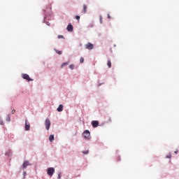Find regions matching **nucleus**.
Segmentation results:
<instances>
[{
  "label": "nucleus",
  "mask_w": 179,
  "mask_h": 179,
  "mask_svg": "<svg viewBox=\"0 0 179 179\" xmlns=\"http://www.w3.org/2000/svg\"><path fill=\"white\" fill-rule=\"evenodd\" d=\"M54 173H55V169L52 167L48 169L47 170V173L48 176H50V177H52V176L54 175Z\"/></svg>",
  "instance_id": "obj_1"
},
{
  "label": "nucleus",
  "mask_w": 179,
  "mask_h": 179,
  "mask_svg": "<svg viewBox=\"0 0 179 179\" xmlns=\"http://www.w3.org/2000/svg\"><path fill=\"white\" fill-rule=\"evenodd\" d=\"M45 125L47 131L50 130V127H51V121H50V119H46L45 121Z\"/></svg>",
  "instance_id": "obj_2"
},
{
  "label": "nucleus",
  "mask_w": 179,
  "mask_h": 179,
  "mask_svg": "<svg viewBox=\"0 0 179 179\" xmlns=\"http://www.w3.org/2000/svg\"><path fill=\"white\" fill-rule=\"evenodd\" d=\"M83 135L85 139H90V131L89 130H85Z\"/></svg>",
  "instance_id": "obj_3"
},
{
  "label": "nucleus",
  "mask_w": 179,
  "mask_h": 179,
  "mask_svg": "<svg viewBox=\"0 0 179 179\" xmlns=\"http://www.w3.org/2000/svg\"><path fill=\"white\" fill-rule=\"evenodd\" d=\"M22 77L23 79H25L26 80H28V82L33 81V79H31V78H30V76H29V74H26V73L22 74Z\"/></svg>",
  "instance_id": "obj_4"
},
{
  "label": "nucleus",
  "mask_w": 179,
  "mask_h": 179,
  "mask_svg": "<svg viewBox=\"0 0 179 179\" xmlns=\"http://www.w3.org/2000/svg\"><path fill=\"white\" fill-rule=\"evenodd\" d=\"M85 48H87V50H93L94 45L91 43H88L85 45Z\"/></svg>",
  "instance_id": "obj_5"
},
{
  "label": "nucleus",
  "mask_w": 179,
  "mask_h": 179,
  "mask_svg": "<svg viewBox=\"0 0 179 179\" xmlns=\"http://www.w3.org/2000/svg\"><path fill=\"white\" fill-rule=\"evenodd\" d=\"M27 166H30V162H29V161H24L22 164V169H26V167H27Z\"/></svg>",
  "instance_id": "obj_6"
},
{
  "label": "nucleus",
  "mask_w": 179,
  "mask_h": 179,
  "mask_svg": "<svg viewBox=\"0 0 179 179\" xmlns=\"http://www.w3.org/2000/svg\"><path fill=\"white\" fill-rule=\"evenodd\" d=\"M92 125L94 128H97V127H99V122L98 121H92Z\"/></svg>",
  "instance_id": "obj_7"
},
{
  "label": "nucleus",
  "mask_w": 179,
  "mask_h": 179,
  "mask_svg": "<svg viewBox=\"0 0 179 179\" xmlns=\"http://www.w3.org/2000/svg\"><path fill=\"white\" fill-rule=\"evenodd\" d=\"M30 129V124L27 123V120L25 121V131H29Z\"/></svg>",
  "instance_id": "obj_8"
},
{
  "label": "nucleus",
  "mask_w": 179,
  "mask_h": 179,
  "mask_svg": "<svg viewBox=\"0 0 179 179\" xmlns=\"http://www.w3.org/2000/svg\"><path fill=\"white\" fill-rule=\"evenodd\" d=\"M67 30H68V31H73V27L72 26V24H69L67 26Z\"/></svg>",
  "instance_id": "obj_9"
},
{
  "label": "nucleus",
  "mask_w": 179,
  "mask_h": 179,
  "mask_svg": "<svg viewBox=\"0 0 179 179\" xmlns=\"http://www.w3.org/2000/svg\"><path fill=\"white\" fill-rule=\"evenodd\" d=\"M64 110V106L63 105H59V107L57 108V111L59 113H61Z\"/></svg>",
  "instance_id": "obj_10"
},
{
  "label": "nucleus",
  "mask_w": 179,
  "mask_h": 179,
  "mask_svg": "<svg viewBox=\"0 0 179 179\" xmlns=\"http://www.w3.org/2000/svg\"><path fill=\"white\" fill-rule=\"evenodd\" d=\"M87 12V6L86 4L83 5V13H86Z\"/></svg>",
  "instance_id": "obj_11"
},
{
  "label": "nucleus",
  "mask_w": 179,
  "mask_h": 179,
  "mask_svg": "<svg viewBox=\"0 0 179 179\" xmlns=\"http://www.w3.org/2000/svg\"><path fill=\"white\" fill-rule=\"evenodd\" d=\"M67 65H69V62L63 63L61 66V68H64V66H66Z\"/></svg>",
  "instance_id": "obj_12"
},
{
  "label": "nucleus",
  "mask_w": 179,
  "mask_h": 179,
  "mask_svg": "<svg viewBox=\"0 0 179 179\" xmlns=\"http://www.w3.org/2000/svg\"><path fill=\"white\" fill-rule=\"evenodd\" d=\"M49 141L50 142H52V141H54V135H50L49 137Z\"/></svg>",
  "instance_id": "obj_13"
},
{
  "label": "nucleus",
  "mask_w": 179,
  "mask_h": 179,
  "mask_svg": "<svg viewBox=\"0 0 179 179\" xmlns=\"http://www.w3.org/2000/svg\"><path fill=\"white\" fill-rule=\"evenodd\" d=\"M55 52H56V53L58 54L59 55H62V51L55 50Z\"/></svg>",
  "instance_id": "obj_14"
},
{
  "label": "nucleus",
  "mask_w": 179,
  "mask_h": 179,
  "mask_svg": "<svg viewBox=\"0 0 179 179\" xmlns=\"http://www.w3.org/2000/svg\"><path fill=\"white\" fill-rule=\"evenodd\" d=\"M99 22H100L101 24H103V16H101V15L99 16Z\"/></svg>",
  "instance_id": "obj_15"
},
{
  "label": "nucleus",
  "mask_w": 179,
  "mask_h": 179,
  "mask_svg": "<svg viewBox=\"0 0 179 179\" xmlns=\"http://www.w3.org/2000/svg\"><path fill=\"white\" fill-rule=\"evenodd\" d=\"M107 65H108V68H111V60L108 61Z\"/></svg>",
  "instance_id": "obj_16"
},
{
  "label": "nucleus",
  "mask_w": 179,
  "mask_h": 179,
  "mask_svg": "<svg viewBox=\"0 0 179 179\" xmlns=\"http://www.w3.org/2000/svg\"><path fill=\"white\" fill-rule=\"evenodd\" d=\"M80 64H83V62H85V59L83 57H80Z\"/></svg>",
  "instance_id": "obj_17"
},
{
  "label": "nucleus",
  "mask_w": 179,
  "mask_h": 179,
  "mask_svg": "<svg viewBox=\"0 0 179 179\" xmlns=\"http://www.w3.org/2000/svg\"><path fill=\"white\" fill-rule=\"evenodd\" d=\"M74 68H75V65H73V64H71V65L69 66V69H74Z\"/></svg>",
  "instance_id": "obj_18"
},
{
  "label": "nucleus",
  "mask_w": 179,
  "mask_h": 179,
  "mask_svg": "<svg viewBox=\"0 0 179 179\" xmlns=\"http://www.w3.org/2000/svg\"><path fill=\"white\" fill-rule=\"evenodd\" d=\"M83 155H88L89 154V150H85V151H83Z\"/></svg>",
  "instance_id": "obj_19"
},
{
  "label": "nucleus",
  "mask_w": 179,
  "mask_h": 179,
  "mask_svg": "<svg viewBox=\"0 0 179 179\" xmlns=\"http://www.w3.org/2000/svg\"><path fill=\"white\" fill-rule=\"evenodd\" d=\"M166 159H171V154H169L168 155H166Z\"/></svg>",
  "instance_id": "obj_20"
},
{
  "label": "nucleus",
  "mask_w": 179,
  "mask_h": 179,
  "mask_svg": "<svg viewBox=\"0 0 179 179\" xmlns=\"http://www.w3.org/2000/svg\"><path fill=\"white\" fill-rule=\"evenodd\" d=\"M0 125H3V121H2V119L0 117Z\"/></svg>",
  "instance_id": "obj_21"
},
{
  "label": "nucleus",
  "mask_w": 179,
  "mask_h": 179,
  "mask_svg": "<svg viewBox=\"0 0 179 179\" xmlns=\"http://www.w3.org/2000/svg\"><path fill=\"white\" fill-rule=\"evenodd\" d=\"M76 19L77 20H79V19H80V16L76 15Z\"/></svg>",
  "instance_id": "obj_22"
},
{
  "label": "nucleus",
  "mask_w": 179,
  "mask_h": 179,
  "mask_svg": "<svg viewBox=\"0 0 179 179\" xmlns=\"http://www.w3.org/2000/svg\"><path fill=\"white\" fill-rule=\"evenodd\" d=\"M58 38H64V36H62V35H59V36H58Z\"/></svg>",
  "instance_id": "obj_23"
},
{
  "label": "nucleus",
  "mask_w": 179,
  "mask_h": 179,
  "mask_svg": "<svg viewBox=\"0 0 179 179\" xmlns=\"http://www.w3.org/2000/svg\"><path fill=\"white\" fill-rule=\"evenodd\" d=\"M6 120L8 122L10 121V117L8 116Z\"/></svg>",
  "instance_id": "obj_24"
},
{
  "label": "nucleus",
  "mask_w": 179,
  "mask_h": 179,
  "mask_svg": "<svg viewBox=\"0 0 179 179\" xmlns=\"http://www.w3.org/2000/svg\"><path fill=\"white\" fill-rule=\"evenodd\" d=\"M108 18L111 19V16H110V14H108Z\"/></svg>",
  "instance_id": "obj_25"
},
{
  "label": "nucleus",
  "mask_w": 179,
  "mask_h": 179,
  "mask_svg": "<svg viewBox=\"0 0 179 179\" xmlns=\"http://www.w3.org/2000/svg\"><path fill=\"white\" fill-rule=\"evenodd\" d=\"M58 178L60 179L61 178V174H59L58 176Z\"/></svg>",
  "instance_id": "obj_26"
},
{
  "label": "nucleus",
  "mask_w": 179,
  "mask_h": 179,
  "mask_svg": "<svg viewBox=\"0 0 179 179\" xmlns=\"http://www.w3.org/2000/svg\"><path fill=\"white\" fill-rule=\"evenodd\" d=\"M175 153L177 155V153H178V150L175 151Z\"/></svg>",
  "instance_id": "obj_27"
}]
</instances>
